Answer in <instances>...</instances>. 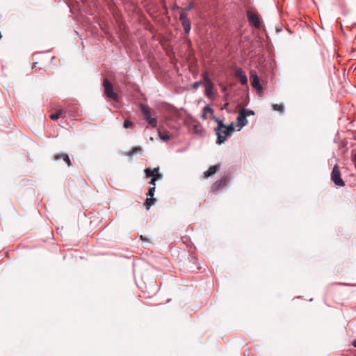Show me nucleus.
<instances>
[{
  "instance_id": "39448f33",
  "label": "nucleus",
  "mask_w": 356,
  "mask_h": 356,
  "mask_svg": "<svg viewBox=\"0 0 356 356\" xmlns=\"http://www.w3.org/2000/svg\"><path fill=\"white\" fill-rule=\"evenodd\" d=\"M140 110L144 115L145 120L148 124L152 127H156L157 125V120L155 118H152L149 108L145 105L141 104Z\"/></svg>"
},
{
  "instance_id": "f257e3e1",
  "label": "nucleus",
  "mask_w": 356,
  "mask_h": 356,
  "mask_svg": "<svg viewBox=\"0 0 356 356\" xmlns=\"http://www.w3.org/2000/svg\"><path fill=\"white\" fill-rule=\"evenodd\" d=\"M213 120L218 124V127L215 128V132L217 135L216 143L222 144L234 132V125L232 123L230 125L226 126L221 120L215 115L213 116Z\"/></svg>"
},
{
  "instance_id": "c85d7f7f",
  "label": "nucleus",
  "mask_w": 356,
  "mask_h": 356,
  "mask_svg": "<svg viewBox=\"0 0 356 356\" xmlns=\"http://www.w3.org/2000/svg\"><path fill=\"white\" fill-rule=\"evenodd\" d=\"M201 118L203 119V120H206L207 119V113H204V111H203L202 115H201Z\"/></svg>"
},
{
  "instance_id": "a878e982",
  "label": "nucleus",
  "mask_w": 356,
  "mask_h": 356,
  "mask_svg": "<svg viewBox=\"0 0 356 356\" xmlns=\"http://www.w3.org/2000/svg\"><path fill=\"white\" fill-rule=\"evenodd\" d=\"M202 84L201 81H196L193 83V88L197 89Z\"/></svg>"
},
{
  "instance_id": "20e7f679",
  "label": "nucleus",
  "mask_w": 356,
  "mask_h": 356,
  "mask_svg": "<svg viewBox=\"0 0 356 356\" xmlns=\"http://www.w3.org/2000/svg\"><path fill=\"white\" fill-rule=\"evenodd\" d=\"M341 172L339 170L338 165H334L331 173V179L334 184L339 186H344L345 183L341 179Z\"/></svg>"
},
{
  "instance_id": "9b49d317",
  "label": "nucleus",
  "mask_w": 356,
  "mask_h": 356,
  "mask_svg": "<svg viewBox=\"0 0 356 356\" xmlns=\"http://www.w3.org/2000/svg\"><path fill=\"white\" fill-rule=\"evenodd\" d=\"M235 76L238 79L242 85L248 83V79L241 68H238L235 72Z\"/></svg>"
},
{
  "instance_id": "a211bd4d",
  "label": "nucleus",
  "mask_w": 356,
  "mask_h": 356,
  "mask_svg": "<svg viewBox=\"0 0 356 356\" xmlns=\"http://www.w3.org/2000/svg\"><path fill=\"white\" fill-rule=\"evenodd\" d=\"M273 110L279 111V112H282L284 110L283 106L282 104H277L273 105Z\"/></svg>"
},
{
  "instance_id": "7c9ffc66",
  "label": "nucleus",
  "mask_w": 356,
  "mask_h": 356,
  "mask_svg": "<svg viewBox=\"0 0 356 356\" xmlns=\"http://www.w3.org/2000/svg\"><path fill=\"white\" fill-rule=\"evenodd\" d=\"M227 105H228V104H227H227H225V108H226Z\"/></svg>"
},
{
  "instance_id": "c756f323",
  "label": "nucleus",
  "mask_w": 356,
  "mask_h": 356,
  "mask_svg": "<svg viewBox=\"0 0 356 356\" xmlns=\"http://www.w3.org/2000/svg\"><path fill=\"white\" fill-rule=\"evenodd\" d=\"M353 346L356 348V340L353 342Z\"/></svg>"
},
{
  "instance_id": "6ab92c4d",
  "label": "nucleus",
  "mask_w": 356,
  "mask_h": 356,
  "mask_svg": "<svg viewBox=\"0 0 356 356\" xmlns=\"http://www.w3.org/2000/svg\"><path fill=\"white\" fill-rule=\"evenodd\" d=\"M203 111L207 113H210L213 116V110L209 105H207L204 107Z\"/></svg>"
},
{
  "instance_id": "4be33fe9",
  "label": "nucleus",
  "mask_w": 356,
  "mask_h": 356,
  "mask_svg": "<svg viewBox=\"0 0 356 356\" xmlns=\"http://www.w3.org/2000/svg\"><path fill=\"white\" fill-rule=\"evenodd\" d=\"M142 150L141 147H136L132 149L131 152L129 154V156H132L134 154L138 153V152H140Z\"/></svg>"
},
{
  "instance_id": "393cba45",
  "label": "nucleus",
  "mask_w": 356,
  "mask_h": 356,
  "mask_svg": "<svg viewBox=\"0 0 356 356\" xmlns=\"http://www.w3.org/2000/svg\"><path fill=\"white\" fill-rule=\"evenodd\" d=\"M193 129L195 133H198V134H201L203 132V130L198 126H194Z\"/></svg>"
},
{
  "instance_id": "ddd939ff",
  "label": "nucleus",
  "mask_w": 356,
  "mask_h": 356,
  "mask_svg": "<svg viewBox=\"0 0 356 356\" xmlns=\"http://www.w3.org/2000/svg\"><path fill=\"white\" fill-rule=\"evenodd\" d=\"M219 167H220L219 165H215L211 166L206 172H204V177L205 178H207V177H209L213 175V174H215L216 172V171L218 170Z\"/></svg>"
},
{
  "instance_id": "9d476101",
  "label": "nucleus",
  "mask_w": 356,
  "mask_h": 356,
  "mask_svg": "<svg viewBox=\"0 0 356 356\" xmlns=\"http://www.w3.org/2000/svg\"><path fill=\"white\" fill-rule=\"evenodd\" d=\"M53 157L55 161L63 159V161H64L66 163L68 167L72 166V163L70 161V159L66 153H58L54 154Z\"/></svg>"
},
{
  "instance_id": "1a4fd4ad",
  "label": "nucleus",
  "mask_w": 356,
  "mask_h": 356,
  "mask_svg": "<svg viewBox=\"0 0 356 356\" xmlns=\"http://www.w3.org/2000/svg\"><path fill=\"white\" fill-rule=\"evenodd\" d=\"M250 81L252 86L257 90H261V86L259 83V78L256 72H250Z\"/></svg>"
},
{
  "instance_id": "7ed1b4c3",
  "label": "nucleus",
  "mask_w": 356,
  "mask_h": 356,
  "mask_svg": "<svg viewBox=\"0 0 356 356\" xmlns=\"http://www.w3.org/2000/svg\"><path fill=\"white\" fill-rule=\"evenodd\" d=\"M204 84L205 87V95L208 98L214 99V95L213 93V83L210 79L208 72H205L203 73Z\"/></svg>"
},
{
  "instance_id": "aec40b11",
  "label": "nucleus",
  "mask_w": 356,
  "mask_h": 356,
  "mask_svg": "<svg viewBox=\"0 0 356 356\" xmlns=\"http://www.w3.org/2000/svg\"><path fill=\"white\" fill-rule=\"evenodd\" d=\"M194 6H195L194 3L191 2L185 8H181V9L182 12L189 11L194 8Z\"/></svg>"
},
{
  "instance_id": "412c9836",
  "label": "nucleus",
  "mask_w": 356,
  "mask_h": 356,
  "mask_svg": "<svg viewBox=\"0 0 356 356\" xmlns=\"http://www.w3.org/2000/svg\"><path fill=\"white\" fill-rule=\"evenodd\" d=\"M133 126L132 122L129 121V120H125L123 123V127L125 129L130 128Z\"/></svg>"
},
{
  "instance_id": "4468645a",
  "label": "nucleus",
  "mask_w": 356,
  "mask_h": 356,
  "mask_svg": "<svg viewBox=\"0 0 356 356\" xmlns=\"http://www.w3.org/2000/svg\"><path fill=\"white\" fill-rule=\"evenodd\" d=\"M159 171V168H154V169L150 168H145L144 170L145 174L146 175L147 177H152L153 178L155 176V174Z\"/></svg>"
},
{
  "instance_id": "0eeeda50",
  "label": "nucleus",
  "mask_w": 356,
  "mask_h": 356,
  "mask_svg": "<svg viewBox=\"0 0 356 356\" xmlns=\"http://www.w3.org/2000/svg\"><path fill=\"white\" fill-rule=\"evenodd\" d=\"M247 109L246 108H241L238 113V115L237 116L236 120L238 122V126H239L241 128L243 126L246 125L248 123V120L246 119L247 118Z\"/></svg>"
},
{
  "instance_id": "b1692460",
  "label": "nucleus",
  "mask_w": 356,
  "mask_h": 356,
  "mask_svg": "<svg viewBox=\"0 0 356 356\" xmlns=\"http://www.w3.org/2000/svg\"><path fill=\"white\" fill-rule=\"evenodd\" d=\"M163 175L158 171L157 173L155 174V176L153 177L154 179L156 181L157 180H159L162 179Z\"/></svg>"
},
{
  "instance_id": "f03ea898",
  "label": "nucleus",
  "mask_w": 356,
  "mask_h": 356,
  "mask_svg": "<svg viewBox=\"0 0 356 356\" xmlns=\"http://www.w3.org/2000/svg\"><path fill=\"white\" fill-rule=\"evenodd\" d=\"M103 86L104 88V93L106 96L108 98L117 102L118 100V96L113 91V84L107 79H104Z\"/></svg>"
},
{
  "instance_id": "f3484780",
  "label": "nucleus",
  "mask_w": 356,
  "mask_h": 356,
  "mask_svg": "<svg viewBox=\"0 0 356 356\" xmlns=\"http://www.w3.org/2000/svg\"><path fill=\"white\" fill-rule=\"evenodd\" d=\"M159 138L164 140V141H167L170 139V136L168 135V132H161L160 130H159Z\"/></svg>"
},
{
  "instance_id": "2eb2a0df",
  "label": "nucleus",
  "mask_w": 356,
  "mask_h": 356,
  "mask_svg": "<svg viewBox=\"0 0 356 356\" xmlns=\"http://www.w3.org/2000/svg\"><path fill=\"white\" fill-rule=\"evenodd\" d=\"M156 202V199L153 197H147L145 200V207L147 210H149L152 205H153Z\"/></svg>"
},
{
  "instance_id": "f8f14e48",
  "label": "nucleus",
  "mask_w": 356,
  "mask_h": 356,
  "mask_svg": "<svg viewBox=\"0 0 356 356\" xmlns=\"http://www.w3.org/2000/svg\"><path fill=\"white\" fill-rule=\"evenodd\" d=\"M227 179L226 177H222L220 180L216 181L212 186L213 191H217L220 189L222 186H225L227 184Z\"/></svg>"
},
{
  "instance_id": "423d86ee",
  "label": "nucleus",
  "mask_w": 356,
  "mask_h": 356,
  "mask_svg": "<svg viewBox=\"0 0 356 356\" xmlns=\"http://www.w3.org/2000/svg\"><path fill=\"white\" fill-rule=\"evenodd\" d=\"M179 20L181 22L186 34H188L191 31V22L187 17L185 12H182L179 15Z\"/></svg>"
},
{
  "instance_id": "cd10ccee",
  "label": "nucleus",
  "mask_w": 356,
  "mask_h": 356,
  "mask_svg": "<svg viewBox=\"0 0 356 356\" xmlns=\"http://www.w3.org/2000/svg\"><path fill=\"white\" fill-rule=\"evenodd\" d=\"M246 112H247V116L254 115V112L253 111L247 109Z\"/></svg>"
},
{
  "instance_id": "6e6552de",
  "label": "nucleus",
  "mask_w": 356,
  "mask_h": 356,
  "mask_svg": "<svg viewBox=\"0 0 356 356\" xmlns=\"http://www.w3.org/2000/svg\"><path fill=\"white\" fill-rule=\"evenodd\" d=\"M247 16L250 24H253L256 28L260 27V20L258 15L256 13L248 10L247 12Z\"/></svg>"
},
{
  "instance_id": "5701e85b",
  "label": "nucleus",
  "mask_w": 356,
  "mask_h": 356,
  "mask_svg": "<svg viewBox=\"0 0 356 356\" xmlns=\"http://www.w3.org/2000/svg\"><path fill=\"white\" fill-rule=\"evenodd\" d=\"M155 190H156V187H150L149 188L148 193H147V195L148 197H153L154 195Z\"/></svg>"
},
{
  "instance_id": "bb28decb",
  "label": "nucleus",
  "mask_w": 356,
  "mask_h": 356,
  "mask_svg": "<svg viewBox=\"0 0 356 356\" xmlns=\"http://www.w3.org/2000/svg\"><path fill=\"white\" fill-rule=\"evenodd\" d=\"M149 184L152 186L151 187H155V185H156V181L155 179H154L153 178L151 179L150 181L149 182Z\"/></svg>"
},
{
  "instance_id": "dca6fc26",
  "label": "nucleus",
  "mask_w": 356,
  "mask_h": 356,
  "mask_svg": "<svg viewBox=\"0 0 356 356\" xmlns=\"http://www.w3.org/2000/svg\"><path fill=\"white\" fill-rule=\"evenodd\" d=\"M65 112L60 109L59 111H58L56 113H53L50 115V118L52 120H58L60 117L62 116V115Z\"/></svg>"
}]
</instances>
